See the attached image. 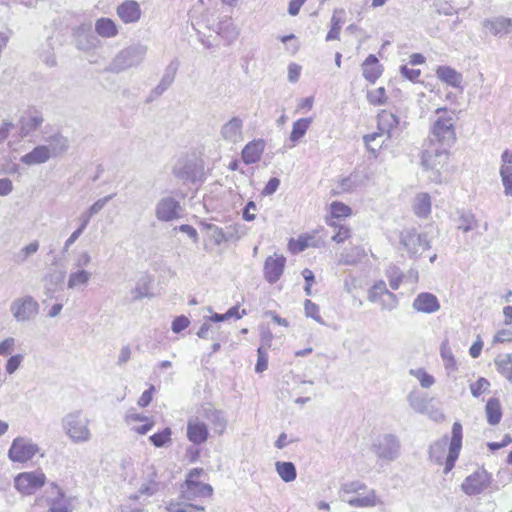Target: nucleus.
<instances>
[{"mask_svg": "<svg viewBox=\"0 0 512 512\" xmlns=\"http://www.w3.org/2000/svg\"><path fill=\"white\" fill-rule=\"evenodd\" d=\"M411 373L418 378L423 388H429L434 384V377L422 369H418L416 371L411 370Z\"/></svg>", "mask_w": 512, "mask_h": 512, "instance_id": "obj_60", "label": "nucleus"}, {"mask_svg": "<svg viewBox=\"0 0 512 512\" xmlns=\"http://www.w3.org/2000/svg\"><path fill=\"white\" fill-rule=\"evenodd\" d=\"M304 311L307 317L314 319L317 323L325 325L323 318L320 315L319 306L309 299L304 301Z\"/></svg>", "mask_w": 512, "mask_h": 512, "instance_id": "obj_45", "label": "nucleus"}, {"mask_svg": "<svg viewBox=\"0 0 512 512\" xmlns=\"http://www.w3.org/2000/svg\"><path fill=\"white\" fill-rule=\"evenodd\" d=\"M440 307L438 298L430 292L419 293L412 302V308L424 314H433L439 311Z\"/></svg>", "mask_w": 512, "mask_h": 512, "instance_id": "obj_20", "label": "nucleus"}, {"mask_svg": "<svg viewBox=\"0 0 512 512\" xmlns=\"http://www.w3.org/2000/svg\"><path fill=\"white\" fill-rule=\"evenodd\" d=\"M331 209V215L333 218H341L348 216L351 212V209L349 206L342 202L335 201L330 206Z\"/></svg>", "mask_w": 512, "mask_h": 512, "instance_id": "obj_55", "label": "nucleus"}, {"mask_svg": "<svg viewBox=\"0 0 512 512\" xmlns=\"http://www.w3.org/2000/svg\"><path fill=\"white\" fill-rule=\"evenodd\" d=\"M133 300H140L145 297H150V288H149V279L148 277H142L140 278L135 288L132 290Z\"/></svg>", "mask_w": 512, "mask_h": 512, "instance_id": "obj_44", "label": "nucleus"}, {"mask_svg": "<svg viewBox=\"0 0 512 512\" xmlns=\"http://www.w3.org/2000/svg\"><path fill=\"white\" fill-rule=\"evenodd\" d=\"M407 401L416 413L422 414L429 411V404L432 403L433 399L419 392L412 391L407 396Z\"/></svg>", "mask_w": 512, "mask_h": 512, "instance_id": "obj_32", "label": "nucleus"}, {"mask_svg": "<svg viewBox=\"0 0 512 512\" xmlns=\"http://www.w3.org/2000/svg\"><path fill=\"white\" fill-rule=\"evenodd\" d=\"M436 114L439 116L433 124L430 143L436 140L441 146L450 147L456 140L453 117L447 113L445 108H438Z\"/></svg>", "mask_w": 512, "mask_h": 512, "instance_id": "obj_5", "label": "nucleus"}, {"mask_svg": "<svg viewBox=\"0 0 512 512\" xmlns=\"http://www.w3.org/2000/svg\"><path fill=\"white\" fill-rule=\"evenodd\" d=\"M147 46L134 44L121 50L111 61L108 71L119 73L141 64L147 53Z\"/></svg>", "mask_w": 512, "mask_h": 512, "instance_id": "obj_2", "label": "nucleus"}, {"mask_svg": "<svg viewBox=\"0 0 512 512\" xmlns=\"http://www.w3.org/2000/svg\"><path fill=\"white\" fill-rule=\"evenodd\" d=\"M344 502L352 507H374L376 505L375 492L374 490H367L347 498Z\"/></svg>", "mask_w": 512, "mask_h": 512, "instance_id": "obj_33", "label": "nucleus"}, {"mask_svg": "<svg viewBox=\"0 0 512 512\" xmlns=\"http://www.w3.org/2000/svg\"><path fill=\"white\" fill-rule=\"evenodd\" d=\"M53 158L50 149L46 145H37L30 152L21 156V163L27 166L40 165Z\"/></svg>", "mask_w": 512, "mask_h": 512, "instance_id": "obj_24", "label": "nucleus"}, {"mask_svg": "<svg viewBox=\"0 0 512 512\" xmlns=\"http://www.w3.org/2000/svg\"><path fill=\"white\" fill-rule=\"evenodd\" d=\"M117 15L124 23H134L140 19L141 9L138 2L126 0L117 7Z\"/></svg>", "mask_w": 512, "mask_h": 512, "instance_id": "obj_25", "label": "nucleus"}, {"mask_svg": "<svg viewBox=\"0 0 512 512\" xmlns=\"http://www.w3.org/2000/svg\"><path fill=\"white\" fill-rule=\"evenodd\" d=\"M494 362L498 373L512 384V354L499 355Z\"/></svg>", "mask_w": 512, "mask_h": 512, "instance_id": "obj_36", "label": "nucleus"}, {"mask_svg": "<svg viewBox=\"0 0 512 512\" xmlns=\"http://www.w3.org/2000/svg\"><path fill=\"white\" fill-rule=\"evenodd\" d=\"M275 467L278 475L284 482H292L296 479L297 471L292 462L277 461Z\"/></svg>", "mask_w": 512, "mask_h": 512, "instance_id": "obj_39", "label": "nucleus"}, {"mask_svg": "<svg viewBox=\"0 0 512 512\" xmlns=\"http://www.w3.org/2000/svg\"><path fill=\"white\" fill-rule=\"evenodd\" d=\"M485 28L489 29L490 32L497 36L501 34H509L510 28L512 27V21L509 18L497 17L495 19H486L483 22Z\"/></svg>", "mask_w": 512, "mask_h": 512, "instance_id": "obj_31", "label": "nucleus"}, {"mask_svg": "<svg viewBox=\"0 0 512 512\" xmlns=\"http://www.w3.org/2000/svg\"><path fill=\"white\" fill-rule=\"evenodd\" d=\"M224 229V234L226 237V241H237L241 238V225L239 224H233L226 226Z\"/></svg>", "mask_w": 512, "mask_h": 512, "instance_id": "obj_59", "label": "nucleus"}, {"mask_svg": "<svg viewBox=\"0 0 512 512\" xmlns=\"http://www.w3.org/2000/svg\"><path fill=\"white\" fill-rule=\"evenodd\" d=\"M440 355L445 362L446 368L454 369L456 367L455 357L447 340L443 341L440 345Z\"/></svg>", "mask_w": 512, "mask_h": 512, "instance_id": "obj_46", "label": "nucleus"}, {"mask_svg": "<svg viewBox=\"0 0 512 512\" xmlns=\"http://www.w3.org/2000/svg\"><path fill=\"white\" fill-rule=\"evenodd\" d=\"M399 240L400 245L406 250L408 256L413 259H418L425 250L431 247L427 234L418 233L415 228L401 231Z\"/></svg>", "mask_w": 512, "mask_h": 512, "instance_id": "obj_6", "label": "nucleus"}, {"mask_svg": "<svg viewBox=\"0 0 512 512\" xmlns=\"http://www.w3.org/2000/svg\"><path fill=\"white\" fill-rule=\"evenodd\" d=\"M359 185L356 174H351L350 176L343 178L340 182V189L342 192L352 191Z\"/></svg>", "mask_w": 512, "mask_h": 512, "instance_id": "obj_62", "label": "nucleus"}, {"mask_svg": "<svg viewBox=\"0 0 512 512\" xmlns=\"http://www.w3.org/2000/svg\"><path fill=\"white\" fill-rule=\"evenodd\" d=\"M169 512H195L196 510H204V507L195 506L185 502H170L167 506Z\"/></svg>", "mask_w": 512, "mask_h": 512, "instance_id": "obj_50", "label": "nucleus"}, {"mask_svg": "<svg viewBox=\"0 0 512 512\" xmlns=\"http://www.w3.org/2000/svg\"><path fill=\"white\" fill-rule=\"evenodd\" d=\"M172 174L183 184L194 183L203 174V166L196 157H181L173 165Z\"/></svg>", "mask_w": 512, "mask_h": 512, "instance_id": "obj_7", "label": "nucleus"}, {"mask_svg": "<svg viewBox=\"0 0 512 512\" xmlns=\"http://www.w3.org/2000/svg\"><path fill=\"white\" fill-rule=\"evenodd\" d=\"M90 278H91L90 272L83 270V269H79L75 272H72L69 275L67 287L69 289H76V288L86 286L88 284Z\"/></svg>", "mask_w": 512, "mask_h": 512, "instance_id": "obj_38", "label": "nucleus"}, {"mask_svg": "<svg viewBox=\"0 0 512 512\" xmlns=\"http://www.w3.org/2000/svg\"><path fill=\"white\" fill-rule=\"evenodd\" d=\"M39 249V242L38 241H33L31 242L30 244H28L27 246H25L24 248L21 249V251L17 254V259L16 261L19 262V263H23L26 261V259L35 254Z\"/></svg>", "mask_w": 512, "mask_h": 512, "instance_id": "obj_53", "label": "nucleus"}, {"mask_svg": "<svg viewBox=\"0 0 512 512\" xmlns=\"http://www.w3.org/2000/svg\"><path fill=\"white\" fill-rule=\"evenodd\" d=\"M89 419L81 411L68 413L62 419V427L73 443H85L91 439Z\"/></svg>", "mask_w": 512, "mask_h": 512, "instance_id": "obj_3", "label": "nucleus"}, {"mask_svg": "<svg viewBox=\"0 0 512 512\" xmlns=\"http://www.w3.org/2000/svg\"><path fill=\"white\" fill-rule=\"evenodd\" d=\"M181 205L172 196L161 198L155 207V216L160 221L169 222L180 217Z\"/></svg>", "mask_w": 512, "mask_h": 512, "instance_id": "obj_16", "label": "nucleus"}, {"mask_svg": "<svg viewBox=\"0 0 512 512\" xmlns=\"http://www.w3.org/2000/svg\"><path fill=\"white\" fill-rule=\"evenodd\" d=\"M367 490V486L364 483L360 481H351L342 484L339 491V497L342 501H344L347 498L351 497L352 494H361L362 492Z\"/></svg>", "mask_w": 512, "mask_h": 512, "instance_id": "obj_37", "label": "nucleus"}, {"mask_svg": "<svg viewBox=\"0 0 512 512\" xmlns=\"http://www.w3.org/2000/svg\"><path fill=\"white\" fill-rule=\"evenodd\" d=\"M437 77L446 84L460 88L463 81L462 74L450 66H439L436 70Z\"/></svg>", "mask_w": 512, "mask_h": 512, "instance_id": "obj_30", "label": "nucleus"}, {"mask_svg": "<svg viewBox=\"0 0 512 512\" xmlns=\"http://www.w3.org/2000/svg\"><path fill=\"white\" fill-rule=\"evenodd\" d=\"M95 31L97 35L103 38H112L118 34L115 22L106 17L99 18L95 23Z\"/></svg>", "mask_w": 512, "mask_h": 512, "instance_id": "obj_35", "label": "nucleus"}, {"mask_svg": "<svg viewBox=\"0 0 512 512\" xmlns=\"http://www.w3.org/2000/svg\"><path fill=\"white\" fill-rule=\"evenodd\" d=\"M72 36L76 48L81 51L87 52L95 49L100 43V40L92 30V24L90 22L82 23L75 27Z\"/></svg>", "mask_w": 512, "mask_h": 512, "instance_id": "obj_14", "label": "nucleus"}, {"mask_svg": "<svg viewBox=\"0 0 512 512\" xmlns=\"http://www.w3.org/2000/svg\"><path fill=\"white\" fill-rule=\"evenodd\" d=\"M382 297L389 299L388 303H382V309L392 311L398 306L397 296L389 291L383 280L376 282L368 291V300L370 302H379Z\"/></svg>", "mask_w": 512, "mask_h": 512, "instance_id": "obj_17", "label": "nucleus"}, {"mask_svg": "<svg viewBox=\"0 0 512 512\" xmlns=\"http://www.w3.org/2000/svg\"><path fill=\"white\" fill-rule=\"evenodd\" d=\"M499 173L504 187V194L512 196V168H500Z\"/></svg>", "mask_w": 512, "mask_h": 512, "instance_id": "obj_51", "label": "nucleus"}, {"mask_svg": "<svg viewBox=\"0 0 512 512\" xmlns=\"http://www.w3.org/2000/svg\"><path fill=\"white\" fill-rule=\"evenodd\" d=\"M23 355L16 354L11 356L6 363L5 369L8 374H13L21 365V362L23 361Z\"/></svg>", "mask_w": 512, "mask_h": 512, "instance_id": "obj_63", "label": "nucleus"}, {"mask_svg": "<svg viewBox=\"0 0 512 512\" xmlns=\"http://www.w3.org/2000/svg\"><path fill=\"white\" fill-rule=\"evenodd\" d=\"M213 492L212 487L209 484H204L202 482H185L181 486V495L185 500H193L197 497H208L211 496Z\"/></svg>", "mask_w": 512, "mask_h": 512, "instance_id": "obj_23", "label": "nucleus"}, {"mask_svg": "<svg viewBox=\"0 0 512 512\" xmlns=\"http://www.w3.org/2000/svg\"><path fill=\"white\" fill-rule=\"evenodd\" d=\"M401 443L399 438L392 433L379 437L372 445V451L376 456L385 461H394L400 454Z\"/></svg>", "mask_w": 512, "mask_h": 512, "instance_id": "obj_9", "label": "nucleus"}, {"mask_svg": "<svg viewBox=\"0 0 512 512\" xmlns=\"http://www.w3.org/2000/svg\"><path fill=\"white\" fill-rule=\"evenodd\" d=\"M115 193L107 195L103 198L98 199L95 201L87 210V212L93 217L94 215L98 214L105 205L111 201L115 197Z\"/></svg>", "mask_w": 512, "mask_h": 512, "instance_id": "obj_56", "label": "nucleus"}, {"mask_svg": "<svg viewBox=\"0 0 512 512\" xmlns=\"http://www.w3.org/2000/svg\"><path fill=\"white\" fill-rule=\"evenodd\" d=\"M243 121L239 117H233L221 127L220 134L222 138L232 144L243 140Z\"/></svg>", "mask_w": 512, "mask_h": 512, "instance_id": "obj_22", "label": "nucleus"}, {"mask_svg": "<svg viewBox=\"0 0 512 512\" xmlns=\"http://www.w3.org/2000/svg\"><path fill=\"white\" fill-rule=\"evenodd\" d=\"M448 454L445 453L448 444V437L444 435L441 439L434 441L428 449L429 459L435 463L444 464V474H448L455 466L462 448L463 429L460 422H454L451 430Z\"/></svg>", "mask_w": 512, "mask_h": 512, "instance_id": "obj_1", "label": "nucleus"}, {"mask_svg": "<svg viewBox=\"0 0 512 512\" xmlns=\"http://www.w3.org/2000/svg\"><path fill=\"white\" fill-rule=\"evenodd\" d=\"M190 324V320L185 315L177 316L173 321L171 325V329L174 333H180L183 330H185Z\"/></svg>", "mask_w": 512, "mask_h": 512, "instance_id": "obj_61", "label": "nucleus"}, {"mask_svg": "<svg viewBox=\"0 0 512 512\" xmlns=\"http://www.w3.org/2000/svg\"><path fill=\"white\" fill-rule=\"evenodd\" d=\"M487 422L495 426L500 423L502 419V407L498 398L492 397L488 399L485 407Z\"/></svg>", "mask_w": 512, "mask_h": 512, "instance_id": "obj_34", "label": "nucleus"}, {"mask_svg": "<svg viewBox=\"0 0 512 512\" xmlns=\"http://www.w3.org/2000/svg\"><path fill=\"white\" fill-rule=\"evenodd\" d=\"M265 148V142L262 139L253 140L246 144L242 150V159L246 164H253L260 160Z\"/></svg>", "mask_w": 512, "mask_h": 512, "instance_id": "obj_27", "label": "nucleus"}, {"mask_svg": "<svg viewBox=\"0 0 512 512\" xmlns=\"http://www.w3.org/2000/svg\"><path fill=\"white\" fill-rule=\"evenodd\" d=\"M363 77L370 83H375L382 74V67L374 54H370L362 63Z\"/></svg>", "mask_w": 512, "mask_h": 512, "instance_id": "obj_28", "label": "nucleus"}, {"mask_svg": "<svg viewBox=\"0 0 512 512\" xmlns=\"http://www.w3.org/2000/svg\"><path fill=\"white\" fill-rule=\"evenodd\" d=\"M199 415L192 417L187 422V438L195 445L205 443L209 436L207 425L200 421Z\"/></svg>", "mask_w": 512, "mask_h": 512, "instance_id": "obj_21", "label": "nucleus"}, {"mask_svg": "<svg viewBox=\"0 0 512 512\" xmlns=\"http://www.w3.org/2000/svg\"><path fill=\"white\" fill-rule=\"evenodd\" d=\"M331 23H332V26L326 35V41H332V40L339 39L342 21L340 18L336 17V15L334 14L331 18Z\"/></svg>", "mask_w": 512, "mask_h": 512, "instance_id": "obj_57", "label": "nucleus"}, {"mask_svg": "<svg viewBox=\"0 0 512 512\" xmlns=\"http://www.w3.org/2000/svg\"><path fill=\"white\" fill-rule=\"evenodd\" d=\"M415 214L419 217H426L431 211L430 197L426 193L417 195L414 204Z\"/></svg>", "mask_w": 512, "mask_h": 512, "instance_id": "obj_43", "label": "nucleus"}, {"mask_svg": "<svg viewBox=\"0 0 512 512\" xmlns=\"http://www.w3.org/2000/svg\"><path fill=\"white\" fill-rule=\"evenodd\" d=\"M198 415L211 424L215 433L219 435L224 433L227 420L221 410L215 409L211 404H206L198 410Z\"/></svg>", "mask_w": 512, "mask_h": 512, "instance_id": "obj_19", "label": "nucleus"}, {"mask_svg": "<svg viewBox=\"0 0 512 512\" xmlns=\"http://www.w3.org/2000/svg\"><path fill=\"white\" fill-rule=\"evenodd\" d=\"M477 227V220L472 213H463L459 218L458 229L469 232Z\"/></svg>", "mask_w": 512, "mask_h": 512, "instance_id": "obj_48", "label": "nucleus"}, {"mask_svg": "<svg viewBox=\"0 0 512 512\" xmlns=\"http://www.w3.org/2000/svg\"><path fill=\"white\" fill-rule=\"evenodd\" d=\"M491 484V476L484 469H478L467 476L461 484V490L468 496H476L485 491Z\"/></svg>", "mask_w": 512, "mask_h": 512, "instance_id": "obj_11", "label": "nucleus"}, {"mask_svg": "<svg viewBox=\"0 0 512 512\" xmlns=\"http://www.w3.org/2000/svg\"><path fill=\"white\" fill-rule=\"evenodd\" d=\"M172 430L169 427H165L161 431L154 433L149 437V441L156 447V448H163L167 447L172 443L171 439Z\"/></svg>", "mask_w": 512, "mask_h": 512, "instance_id": "obj_41", "label": "nucleus"}, {"mask_svg": "<svg viewBox=\"0 0 512 512\" xmlns=\"http://www.w3.org/2000/svg\"><path fill=\"white\" fill-rule=\"evenodd\" d=\"M10 311L17 322L33 320L39 312V304L32 296H24L13 300Z\"/></svg>", "mask_w": 512, "mask_h": 512, "instance_id": "obj_10", "label": "nucleus"}, {"mask_svg": "<svg viewBox=\"0 0 512 512\" xmlns=\"http://www.w3.org/2000/svg\"><path fill=\"white\" fill-rule=\"evenodd\" d=\"M44 122L43 114L35 107L25 110L17 123L19 129V137L26 138L34 131L38 130Z\"/></svg>", "mask_w": 512, "mask_h": 512, "instance_id": "obj_13", "label": "nucleus"}, {"mask_svg": "<svg viewBox=\"0 0 512 512\" xmlns=\"http://www.w3.org/2000/svg\"><path fill=\"white\" fill-rule=\"evenodd\" d=\"M44 141L47 143L46 147L50 149L53 158L64 154L69 149V140L59 131L44 136Z\"/></svg>", "mask_w": 512, "mask_h": 512, "instance_id": "obj_26", "label": "nucleus"}, {"mask_svg": "<svg viewBox=\"0 0 512 512\" xmlns=\"http://www.w3.org/2000/svg\"><path fill=\"white\" fill-rule=\"evenodd\" d=\"M329 225L338 227L337 232L332 236V240L336 243H343L350 237V229L348 227L340 226L335 221L329 222Z\"/></svg>", "mask_w": 512, "mask_h": 512, "instance_id": "obj_58", "label": "nucleus"}, {"mask_svg": "<svg viewBox=\"0 0 512 512\" xmlns=\"http://www.w3.org/2000/svg\"><path fill=\"white\" fill-rule=\"evenodd\" d=\"M177 69H178L177 61H171L170 64L165 69V72L161 78L160 84L169 88L172 85V83L174 82Z\"/></svg>", "mask_w": 512, "mask_h": 512, "instance_id": "obj_49", "label": "nucleus"}, {"mask_svg": "<svg viewBox=\"0 0 512 512\" xmlns=\"http://www.w3.org/2000/svg\"><path fill=\"white\" fill-rule=\"evenodd\" d=\"M286 264V258L283 255L274 253V255L266 258L264 262V278L270 283H276L283 274Z\"/></svg>", "mask_w": 512, "mask_h": 512, "instance_id": "obj_18", "label": "nucleus"}, {"mask_svg": "<svg viewBox=\"0 0 512 512\" xmlns=\"http://www.w3.org/2000/svg\"><path fill=\"white\" fill-rule=\"evenodd\" d=\"M46 481V476L41 471L23 472L15 477V488L23 494L31 495L41 488Z\"/></svg>", "mask_w": 512, "mask_h": 512, "instance_id": "obj_12", "label": "nucleus"}, {"mask_svg": "<svg viewBox=\"0 0 512 512\" xmlns=\"http://www.w3.org/2000/svg\"><path fill=\"white\" fill-rule=\"evenodd\" d=\"M385 275L388 278L389 286L393 290H398L403 279L405 278V274L396 265H390L386 269Z\"/></svg>", "mask_w": 512, "mask_h": 512, "instance_id": "obj_42", "label": "nucleus"}, {"mask_svg": "<svg viewBox=\"0 0 512 512\" xmlns=\"http://www.w3.org/2000/svg\"><path fill=\"white\" fill-rule=\"evenodd\" d=\"M449 152L442 146L430 143L422 152L421 164L426 170H430L432 175L430 179L436 183L441 182L440 170L447 164Z\"/></svg>", "mask_w": 512, "mask_h": 512, "instance_id": "obj_4", "label": "nucleus"}, {"mask_svg": "<svg viewBox=\"0 0 512 512\" xmlns=\"http://www.w3.org/2000/svg\"><path fill=\"white\" fill-rule=\"evenodd\" d=\"M197 336L201 339H211L217 341H227L229 333L220 329L209 321L204 322L197 332Z\"/></svg>", "mask_w": 512, "mask_h": 512, "instance_id": "obj_29", "label": "nucleus"}, {"mask_svg": "<svg viewBox=\"0 0 512 512\" xmlns=\"http://www.w3.org/2000/svg\"><path fill=\"white\" fill-rule=\"evenodd\" d=\"M40 59L49 68L57 65L56 56L52 48L43 51L40 54Z\"/></svg>", "mask_w": 512, "mask_h": 512, "instance_id": "obj_64", "label": "nucleus"}, {"mask_svg": "<svg viewBox=\"0 0 512 512\" xmlns=\"http://www.w3.org/2000/svg\"><path fill=\"white\" fill-rule=\"evenodd\" d=\"M38 446L23 438H16L9 448L8 456L13 462H26L38 452Z\"/></svg>", "mask_w": 512, "mask_h": 512, "instance_id": "obj_15", "label": "nucleus"}, {"mask_svg": "<svg viewBox=\"0 0 512 512\" xmlns=\"http://www.w3.org/2000/svg\"><path fill=\"white\" fill-rule=\"evenodd\" d=\"M268 349L264 346H260L257 349V363L255 365V371L262 373L268 367Z\"/></svg>", "mask_w": 512, "mask_h": 512, "instance_id": "obj_52", "label": "nucleus"}, {"mask_svg": "<svg viewBox=\"0 0 512 512\" xmlns=\"http://www.w3.org/2000/svg\"><path fill=\"white\" fill-rule=\"evenodd\" d=\"M489 386L490 382L486 378L480 377L476 382L470 384L471 394L477 398L487 391Z\"/></svg>", "mask_w": 512, "mask_h": 512, "instance_id": "obj_54", "label": "nucleus"}, {"mask_svg": "<svg viewBox=\"0 0 512 512\" xmlns=\"http://www.w3.org/2000/svg\"><path fill=\"white\" fill-rule=\"evenodd\" d=\"M399 124L398 117L390 111L382 110L377 115L378 132H374L364 136V142L369 151L376 155L377 148L372 145L378 137L387 135V139L391 138V132Z\"/></svg>", "mask_w": 512, "mask_h": 512, "instance_id": "obj_8", "label": "nucleus"}, {"mask_svg": "<svg viewBox=\"0 0 512 512\" xmlns=\"http://www.w3.org/2000/svg\"><path fill=\"white\" fill-rule=\"evenodd\" d=\"M368 102L372 105H383L386 103V91L384 87H379L374 90H370L367 92Z\"/></svg>", "mask_w": 512, "mask_h": 512, "instance_id": "obj_47", "label": "nucleus"}, {"mask_svg": "<svg viewBox=\"0 0 512 512\" xmlns=\"http://www.w3.org/2000/svg\"><path fill=\"white\" fill-rule=\"evenodd\" d=\"M311 118H300L293 123L290 140L294 143L298 142L306 134L310 124Z\"/></svg>", "mask_w": 512, "mask_h": 512, "instance_id": "obj_40", "label": "nucleus"}]
</instances>
